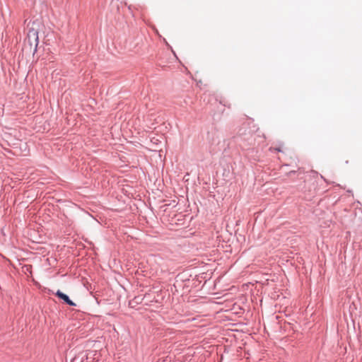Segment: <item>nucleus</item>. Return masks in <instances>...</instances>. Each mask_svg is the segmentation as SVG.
<instances>
[{
  "label": "nucleus",
  "instance_id": "nucleus-1",
  "mask_svg": "<svg viewBox=\"0 0 362 362\" xmlns=\"http://www.w3.org/2000/svg\"><path fill=\"white\" fill-rule=\"evenodd\" d=\"M26 41L28 42L29 45L30 46V49L32 47H33L34 49L35 50L37 47L38 42H39L37 30L34 28L30 29L28 33Z\"/></svg>",
  "mask_w": 362,
  "mask_h": 362
},
{
  "label": "nucleus",
  "instance_id": "nucleus-2",
  "mask_svg": "<svg viewBox=\"0 0 362 362\" xmlns=\"http://www.w3.org/2000/svg\"><path fill=\"white\" fill-rule=\"evenodd\" d=\"M56 296H57L59 298L62 299L66 304L70 305V306H76V304L73 302L69 297L68 295L64 293L60 290H58L55 293Z\"/></svg>",
  "mask_w": 362,
  "mask_h": 362
},
{
  "label": "nucleus",
  "instance_id": "nucleus-3",
  "mask_svg": "<svg viewBox=\"0 0 362 362\" xmlns=\"http://www.w3.org/2000/svg\"><path fill=\"white\" fill-rule=\"evenodd\" d=\"M284 147V145L283 144H280L278 147H272L270 148V151H283V148Z\"/></svg>",
  "mask_w": 362,
  "mask_h": 362
},
{
  "label": "nucleus",
  "instance_id": "nucleus-4",
  "mask_svg": "<svg viewBox=\"0 0 362 362\" xmlns=\"http://www.w3.org/2000/svg\"><path fill=\"white\" fill-rule=\"evenodd\" d=\"M141 300H142V298H141L139 296H136L134 298L133 301H134L136 303H141Z\"/></svg>",
  "mask_w": 362,
  "mask_h": 362
}]
</instances>
